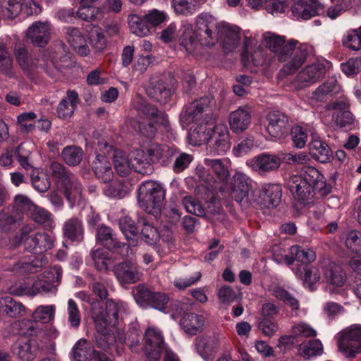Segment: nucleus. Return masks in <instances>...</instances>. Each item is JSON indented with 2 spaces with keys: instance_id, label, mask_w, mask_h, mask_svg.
Segmentation results:
<instances>
[{
  "instance_id": "obj_1",
  "label": "nucleus",
  "mask_w": 361,
  "mask_h": 361,
  "mask_svg": "<svg viewBox=\"0 0 361 361\" xmlns=\"http://www.w3.org/2000/svg\"><path fill=\"white\" fill-rule=\"evenodd\" d=\"M183 33L180 46L188 54L198 56L202 47H210L222 40L226 53L234 51L240 44V28L229 24L218 22L214 16L202 13L195 18V29L185 23L182 26Z\"/></svg>"
},
{
  "instance_id": "obj_2",
  "label": "nucleus",
  "mask_w": 361,
  "mask_h": 361,
  "mask_svg": "<svg viewBox=\"0 0 361 361\" xmlns=\"http://www.w3.org/2000/svg\"><path fill=\"white\" fill-rule=\"evenodd\" d=\"M214 104L211 96L201 97L185 107L180 115V121L183 126L193 123L188 133L189 143L199 146L209 141L216 131V117L213 114H205Z\"/></svg>"
},
{
  "instance_id": "obj_3",
  "label": "nucleus",
  "mask_w": 361,
  "mask_h": 361,
  "mask_svg": "<svg viewBox=\"0 0 361 361\" xmlns=\"http://www.w3.org/2000/svg\"><path fill=\"white\" fill-rule=\"evenodd\" d=\"M265 46L274 54L277 61L283 64L281 72L285 75L295 73L307 60L310 47L283 35L267 32L262 35Z\"/></svg>"
},
{
  "instance_id": "obj_4",
  "label": "nucleus",
  "mask_w": 361,
  "mask_h": 361,
  "mask_svg": "<svg viewBox=\"0 0 361 361\" xmlns=\"http://www.w3.org/2000/svg\"><path fill=\"white\" fill-rule=\"evenodd\" d=\"M52 176L57 179V185L64 192L70 207L82 204L84 198L82 188L78 179L59 162H52L50 166Z\"/></svg>"
},
{
  "instance_id": "obj_5",
  "label": "nucleus",
  "mask_w": 361,
  "mask_h": 361,
  "mask_svg": "<svg viewBox=\"0 0 361 361\" xmlns=\"http://www.w3.org/2000/svg\"><path fill=\"white\" fill-rule=\"evenodd\" d=\"M165 198V190L159 183L147 180L138 189V204L146 212L154 216L159 214Z\"/></svg>"
},
{
  "instance_id": "obj_6",
  "label": "nucleus",
  "mask_w": 361,
  "mask_h": 361,
  "mask_svg": "<svg viewBox=\"0 0 361 361\" xmlns=\"http://www.w3.org/2000/svg\"><path fill=\"white\" fill-rule=\"evenodd\" d=\"M196 353L204 360L212 361L214 355L223 346L226 352H230L231 347L226 336L221 332H213L197 337L194 342Z\"/></svg>"
},
{
  "instance_id": "obj_7",
  "label": "nucleus",
  "mask_w": 361,
  "mask_h": 361,
  "mask_svg": "<svg viewBox=\"0 0 361 361\" xmlns=\"http://www.w3.org/2000/svg\"><path fill=\"white\" fill-rule=\"evenodd\" d=\"M338 348L346 358L354 359L361 354V324H355L338 334Z\"/></svg>"
},
{
  "instance_id": "obj_8",
  "label": "nucleus",
  "mask_w": 361,
  "mask_h": 361,
  "mask_svg": "<svg viewBox=\"0 0 361 361\" xmlns=\"http://www.w3.org/2000/svg\"><path fill=\"white\" fill-rule=\"evenodd\" d=\"M222 193L228 195L238 203L248 200L249 195L252 192V180L251 178L242 171H235L231 178V183L227 190L219 189Z\"/></svg>"
},
{
  "instance_id": "obj_9",
  "label": "nucleus",
  "mask_w": 361,
  "mask_h": 361,
  "mask_svg": "<svg viewBox=\"0 0 361 361\" xmlns=\"http://www.w3.org/2000/svg\"><path fill=\"white\" fill-rule=\"evenodd\" d=\"M145 113L150 119L147 123H144V122L140 123L136 119L132 118L129 121V124L135 131H139L147 137H152L156 133L157 128L152 121L164 126L169 124L166 114L153 106H146Z\"/></svg>"
},
{
  "instance_id": "obj_10",
  "label": "nucleus",
  "mask_w": 361,
  "mask_h": 361,
  "mask_svg": "<svg viewBox=\"0 0 361 361\" xmlns=\"http://www.w3.org/2000/svg\"><path fill=\"white\" fill-rule=\"evenodd\" d=\"M281 162V159L278 155L264 152L248 160L247 165L258 174L265 175L278 170Z\"/></svg>"
},
{
  "instance_id": "obj_11",
  "label": "nucleus",
  "mask_w": 361,
  "mask_h": 361,
  "mask_svg": "<svg viewBox=\"0 0 361 361\" xmlns=\"http://www.w3.org/2000/svg\"><path fill=\"white\" fill-rule=\"evenodd\" d=\"M99 147L104 154L113 153L112 159L114 168L119 176H127L132 170H134L131 156L129 157L123 151L114 149L112 146H109L106 142H99Z\"/></svg>"
},
{
  "instance_id": "obj_12",
  "label": "nucleus",
  "mask_w": 361,
  "mask_h": 361,
  "mask_svg": "<svg viewBox=\"0 0 361 361\" xmlns=\"http://www.w3.org/2000/svg\"><path fill=\"white\" fill-rule=\"evenodd\" d=\"M291 10L295 18L304 20H309L325 11L324 6L320 0H295Z\"/></svg>"
},
{
  "instance_id": "obj_13",
  "label": "nucleus",
  "mask_w": 361,
  "mask_h": 361,
  "mask_svg": "<svg viewBox=\"0 0 361 361\" xmlns=\"http://www.w3.org/2000/svg\"><path fill=\"white\" fill-rule=\"evenodd\" d=\"M164 348V338L160 331L148 328L145 334L143 349L151 360H157Z\"/></svg>"
},
{
  "instance_id": "obj_14",
  "label": "nucleus",
  "mask_w": 361,
  "mask_h": 361,
  "mask_svg": "<svg viewBox=\"0 0 361 361\" xmlns=\"http://www.w3.org/2000/svg\"><path fill=\"white\" fill-rule=\"evenodd\" d=\"M96 240L98 243L106 246L109 250H118L123 255L128 256L130 247L126 243L119 242L113 230L105 225H101L97 228Z\"/></svg>"
},
{
  "instance_id": "obj_15",
  "label": "nucleus",
  "mask_w": 361,
  "mask_h": 361,
  "mask_svg": "<svg viewBox=\"0 0 361 361\" xmlns=\"http://www.w3.org/2000/svg\"><path fill=\"white\" fill-rule=\"evenodd\" d=\"M128 305L121 300H109L106 304V310L103 313L99 314L95 318L102 319V324L108 325L110 327H116L119 317L126 313Z\"/></svg>"
},
{
  "instance_id": "obj_16",
  "label": "nucleus",
  "mask_w": 361,
  "mask_h": 361,
  "mask_svg": "<svg viewBox=\"0 0 361 361\" xmlns=\"http://www.w3.org/2000/svg\"><path fill=\"white\" fill-rule=\"evenodd\" d=\"M341 87L334 78H331L320 85L309 97L312 105H317L326 102L333 96L341 92Z\"/></svg>"
},
{
  "instance_id": "obj_17",
  "label": "nucleus",
  "mask_w": 361,
  "mask_h": 361,
  "mask_svg": "<svg viewBox=\"0 0 361 361\" xmlns=\"http://www.w3.org/2000/svg\"><path fill=\"white\" fill-rule=\"evenodd\" d=\"M14 54L24 73L30 78H33L39 68V59L29 55L25 47L20 42L16 44Z\"/></svg>"
},
{
  "instance_id": "obj_18",
  "label": "nucleus",
  "mask_w": 361,
  "mask_h": 361,
  "mask_svg": "<svg viewBox=\"0 0 361 361\" xmlns=\"http://www.w3.org/2000/svg\"><path fill=\"white\" fill-rule=\"evenodd\" d=\"M212 138H214V142L207 147V151L210 154L223 155L231 148L229 132L226 125L219 123Z\"/></svg>"
},
{
  "instance_id": "obj_19",
  "label": "nucleus",
  "mask_w": 361,
  "mask_h": 361,
  "mask_svg": "<svg viewBox=\"0 0 361 361\" xmlns=\"http://www.w3.org/2000/svg\"><path fill=\"white\" fill-rule=\"evenodd\" d=\"M73 358L77 361H89L95 359L97 361H111L104 354L94 350L92 343L86 339H80L72 349Z\"/></svg>"
},
{
  "instance_id": "obj_20",
  "label": "nucleus",
  "mask_w": 361,
  "mask_h": 361,
  "mask_svg": "<svg viewBox=\"0 0 361 361\" xmlns=\"http://www.w3.org/2000/svg\"><path fill=\"white\" fill-rule=\"evenodd\" d=\"M55 237L45 232H37L27 238L25 248L35 254H42L54 247Z\"/></svg>"
},
{
  "instance_id": "obj_21",
  "label": "nucleus",
  "mask_w": 361,
  "mask_h": 361,
  "mask_svg": "<svg viewBox=\"0 0 361 361\" xmlns=\"http://www.w3.org/2000/svg\"><path fill=\"white\" fill-rule=\"evenodd\" d=\"M324 73L325 66L322 63H314L303 68L297 75L295 82L298 88H303L316 82Z\"/></svg>"
},
{
  "instance_id": "obj_22",
  "label": "nucleus",
  "mask_w": 361,
  "mask_h": 361,
  "mask_svg": "<svg viewBox=\"0 0 361 361\" xmlns=\"http://www.w3.org/2000/svg\"><path fill=\"white\" fill-rule=\"evenodd\" d=\"M301 181L299 178L290 177L288 183L289 189L296 200L307 204L312 202L315 188Z\"/></svg>"
},
{
  "instance_id": "obj_23",
  "label": "nucleus",
  "mask_w": 361,
  "mask_h": 361,
  "mask_svg": "<svg viewBox=\"0 0 361 361\" xmlns=\"http://www.w3.org/2000/svg\"><path fill=\"white\" fill-rule=\"evenodd\" d=\"M26 37L38 47L45 46L50 38V24L47 21L33 23L27 30Z\"/></svg>"
},
{
  "instance_id": "obj_24",
  "label": "nucleus",
  "mask_w": 361,
  "mask_h": 361,
  "mask_svg": "<svg viewBox=\"0 0 361 361\" xmlns=\"http://www.w3.org/2000/svg\"><path fill=\"white\" fill-rule=\"evenodd\" d=\"M291 269L310 290L313 291L317 288V284L321 280V272L319 267L312 265H300L297 267H291Z\"/></svg>"
},
{
  "instance_id": "obj_25",
  "label": "nucleus",
  "mask_w": 361,
  "mask_h": 361,
  "mask_svg": "<svg viewBox=\"0 0 361 361\" xmlns=\"http://www.w3.org/2000/svg\"><path fill=\"white\" fill-rule=\"evenodd\" d=\"M242 58L245 65L250 63L255 66L262 65L264 61L263 49L260 46H257L255 38L245 37Z\"/></svg>"
},
{
  "instance_id": "obj_26",
  "label": "nucleus",
  "mask_w": 361,
  "mask_h": 361,
  "mask_svg": "<svg viewBox=\"0 0 361 361\" xmlns=\"http://www.w3.org/2000/svg\"><path fill=\"white\" fill-rule=\"evenodd\" d=\"M282 189L280 185L264 184L259 191V204L267 208H275L281 202Z\"/></svg>"
},
{
  "instance_id": "obj_27",
  "label": "nucleus",
  "mask_w": 361,
  "mask_h": 361,
  "mask_svg": "<svg viewBox=\"0 0 361 361\" xmlns=\"http://www.w3.org/2000/svg\"><path fill=\"white\" fill-rule=\"evenodd\" d=\"M102 319L95 318L94 323L97 329V335L95 336L96 342L99 347L106 350L118 341L117 335L116 336V327H110L108 325L102 324Z\"/></svg>"
},
{
  "instance_id": "obj_28",
  "label": "nucleus",
  "mask_w": 361,
  "mask_h": 361,
  "mask_svg": "<svg viewBox=\"0 0 361 361\" xmlns=\"http://www.w3.org/2000/svg\"><path fill=\"white\" fill-rule=\"evenodd\" d=\"M206 318L202 314L194 312L185 313L180 320V326L189 336H195L204 331Z\"/></svg>"
},
{
  "instance_id": "obj_29",
  "label": "nucleus",
  "mask_w": 361,
  "mask_h": 361,
  "mask_svg": "<svg viewBox=\"0 0 361 361\" xmlns=\"http://www.w3.org/2000/svg\"><path fill=\"white\" fill-rule=\"evenodd\" d=\"M312 141L310 143V152L312 157L321 163H326L331 157V151L329 146L321 140L315 130H310Z\"/></svg>"
},
{
  "instance_id": "obj_30",
  "label": "nucleus",
  "mask_w": 361,
  "mask_h": 361,
  "mask_svg": "<svg viewBox=\"0 0 361 361\" xmlns=\"http://www.w3.org/2000/svg\"><path fill=\"white\" fill-rule=\"evenodd\" d=\"M114 274L122 284L134 283L140 279L137 265L130 261L118 264L114 269Z\"/></svg>"
},
{
  "instance_id": "obj_31",
  "label": "nucleus",
  "mask_w": 361,
  "mask_h": 361,
  "mask_svg": "<svg viewBox=\"0 0 361 361\" xmlns=\"http://www.w3.org/2000/svg\"><path fill=\"white\" fill-rule=\"evenodd\" d=\"M250 121L251 114L246 107H239L231 112L228 116L230 128L235 133H240L246 130Z\"/></svg>"
},
{
  "instance_id": "obj_32",
  "label": "nucleus",
  "mask_w": 361,
  "mask_h": 361,
  "mask_svg": "<svg viewBox=\"0 0 361 361\" xmlns=\"http://www.w3.org/2000/svg\"><path fill=\"white\" fill-rule=\"evenodd\" d=\"M267 119L268 133L273 137H281L284 134L288 122L286 115L279 111H272L268 114Z\"/></svg>"
},
{
  "instance_id": "obj_33",
  "label": "nucleus",
  "mask_w": 361,
  "mask_h": 361,
  "mask_svg": "<svg viewBox=\"0 0 361 361\" xmlns=\"http://www.w3.org/2000/svg\"><path fill=\"white\" fill-rule=\"evenodd\" d=\"M45 264L44 256H40L39 258L27 256L14 264L12 270L20 275L33 274L40 271Z\"/></svg>"
},
{
  "instance_id": "obj_34",
  "label": "nucleus",
  "mask_w": 361,
  "mask_h": 361,
  "mask_svg": "<svg viewBox=\"0 0 361 361\" xmlns=\"http://www.w3.org/2000/svg\"><path fill=\"white\" fill-rule=\"evenodd\" d=\"M92 170L97 178L104 183L113 180L114 173L111 165L107 158L102 154H97L92 161Z\"/></svg>"
},
{
  "instance_id": "obj_35",
  "label": "nucleus",
  "mask_w": 361,
  "mask_h": 361,
  "mask_svg": "<svg viewBox=\"0 0 361 361\" xmlns=\"http://www.w3.org/2000/svg\"><path fill=\"white\" fill-rule=\"evenodd\" d=\"M315 259L316 254L312 249H305L300 245H295L290 247L289 257L286 258V263L289 267H296L294 264L295 261L307 264L311 263Z\"/></svg>"
},
{
  "instance_id": "obj_36",
  "label": "nucleus",
  "mask_w": 361,
  "mask_h": 361,
  "mask_svg": "<svg viewBox=\"0 0 361 361\" xmlns=\"http://www.w3.org/2000/svg\"><path fill=\"white\" fill-rule=\"evenodd\" d=\"M0 312L8 317L19 318L27 314V308L21 302L10 296L0 298Z\"/></svg>"
},
{
  "instance_id": "obj_37",
  "label": "nucleus",
  "mask_w": 361,
  "mask_h": 361,
  "mask_svg": "<svg viewBox=\"0 0 361 361\" xmlns=\"http://www.w3.org/2000/svg\"><path fill=\"white\" fill-rule=\"evenodd\" d=\"M90 0H81L80 6L76 12L78 18L85 21H99L104 18L102 8L94 6Z\"/></svg>"
},
{
  "instance_id": "obj_38",
  "label": "nucleus",
  "mask_w": 361,
  "mask_h": 361,
  "mask_svg": "<svg viewBox=\"0 0 361 361\" xmlns=\"http://www.w3.org/2000/svg\"><path fill=\"white\" fill-rule=\"evenodd\" d=\"M142 331L137 322L131 323L126 333L119 332L116 330L118 341L126 343L132 351L137 352L140 349V340Z\"/></svg>"
},
{
  "instance_id": "obj_39",
  "label": "nucleus",
  "mask_w": 361,
  "mask_h": 361,
  "mask_svg": "<svg viewBox=\"0 0 361 361\" xmlns=\"http://www.w3.org/2000/svg\"><path fill=\"white\" fill-rule=\"evenodd\" d=\"M66 38L70 45L80 56H87L90 51L86 44V40L78 28L68 27L66 28Z\"/></svg>"
},
{
  "instance_id": "obj_40",
  "label": "nucleus",
  "mask_w": 361,
  "mask_h": 361,
  "mask_svg": "<svg viewBox=\"0 0 361 361\" xmlns=\"http://www.w3.org/2000/svg\"><path fill=\"white\" fill-rule=\"evenodd\" d=\"M62 269L56 265L44 273V279H42V293H54L57 290V286L61 283Z\"/></svg>"
},
{
  "instance_id": "obj_41",
  "label": "nucleus",
  "mask_w": 361,
  "mask_h": 361,
  "mask_svg": "<svg viewBox=\"0 0 361 361\" xmlns=\"http://www.w3.org/2000/svg\"><path fill=\"white\" fill-rule=\"evenodd\" d=\"M246 1L252 9L264 8L272 15L284 13L288 6L286 0H246Z\"/></svg>"
},
{
  "instance_id": "obj_42",
  "label": "nucleus",
  "mask_w": 361,
  "mask_h": 361,
  "mask_svg": "<svg viewBox=\"0 0 361 361\" xmlns=\"http://www.w3.org/2000/svg\"><path fill=\"white\" fill-rule=\"evenodd\" d=\"M131 159L134 171L142 174L152 173V157L149 153L142 149H135L132 152Z\"/></svg>"
},
{
  "instance_id": "obj_43",
  "label": "nucleus",
  "mask_w": 361,
  "mask_h": 361,
  "mask_svg": "<svg viewBox=\"0 0 361 361\" xmlns=\"http://www.w3.org/2000/svg\"><path fill=\"white\" fill-rule=\"evenodd\" d=\"M13 351L23 361H32L38 354L39 345L33 340L19 341Z\"/></svg>"
},
{
  "instance_id": "obj_44",
  "label": "nucleus",
  "mask_w": 361,
  "mask_h": 361,
  "mask_svg": "<svg viewBox=\"0 0 361 361\" xmlns=\"http://www.w3.org/2000/svg\"><path fill=\"white\" fill-rule=\"evenodd\" d=\"M324 276L326 282L336 287L345 283V274L342 268L334 262L328 261L324 267Z\"/></svg>"
},
{
  "instance_id": "obj_45",
  "label": "nucleus",
  "mask_w": 361,
  "mask_h": 361,
  "mask_svg": "<svg viewBox=\"0 0 361 361\" xmlns=\"http://www.w3.org/2000/svg\"><path fill=\"white\" fill-rule=\"evenodd\" d=\"M148 152L151 155L152 161L157 160L163 165H167L176 154V150L173 147L166 145L152 144L148 148Z\"/></svg>"
},
{
  "instance_id": "obj_46",
  "label": "nucleus",
  "mask_w": 361,
  "mask_h": 361,
  "mask_svg": "<svg viewBox=\"0 0 361 361\" xmlns=\"http://www.w3.org/2000/svg\"><path fill=\"white\" fill-rule=\"evenodd\" d=\"M78 102V94L75 91H68L67 97L62 99L58 106L59 117L62 119L70 118L73 114Z\"/></svg>"
},
{
  "instance_id": "obj_47",
  "label": "nucleus",
  "mask_w": 361,
  "mask_h": 361,
  "mask_svg": "<svg viewBox=\"0 0 361 361\" xmlns=\"http://www.w3.org/2000/svg\"><path fill=\"white\" fill-rule=\"evenodd\" d=\"M298 350L300 357L305 360H310L322 355L324 353V348L320 340L314 339L300 343Z\"/></svg>"
},
{
  "instance_id": "obj_48",
  "label": "nucleus",
  "mask_w": 361,
  "mask_h": 361,
  "mask_svg": "<svg viewBox=\"0 0 361 361\" xmlns=\"http://www.w3.org/2000/svg\"><path fill=\"white\" fill-rule=\"evenodd\" d=\"M205 166L210 167L221 181L227 180L230 176V161L227 159H204Z\"/></svg>"
},
{
  "instance_id": "obj_49",
  "label": "nucleus",
  "mask_w": 361,
  "mask_h": 361,
  "mask_svg": "<svg viewBox=\"0 0 361 361\" xmlns=\"http://www.w3.org/2000/svg\"><path fill=\"white\" fill-rule=\"evenodd\" d=\"M63 234L72 241H81L83 238L82 221L77 217L71 218L64 222Z\"/></svg>"
},
{
  "instance_id": "obj_50",
  "label": "nucleus",
  "mask_w": 361,
  "mask_h": 361,
  "mask_svg": "<svg viewBox=\"0 0 361 361\" xmlns=\"http://www.w3.org/2000/svg\"><path fill=\"white\" fill-rule=\"evenodd\" d=\"M128 23L130 31L140 37H146L151 32V28L145 21L144 16L130 14L128 17Z\"/></svg>"
},
{
  "instance_id": "obj_51",
  "label": "nucleus",
  "mask_w": 361,
  "mask_h": 361,
  "mask_svg": "<svg viewBox=\"0 0 361 361\" xmlns=\"http://www.w3.org/2000/svg\"><path fill=\"white\" fill-rule=\"evenodd\" d=\"M291 177H297L301 179V182L308 183L309 185L316 188L319 184L324 183V176L316 168L310 166H304L300 175H293Z\"/></svg>"
},
{
  "instance_id": "obj_52",
  "label": "nucleus",
  "mask_w": 361,
  "mask_h": 361,
  "mask_svg": "<svg viewBox=\"0 0 361 361\" xmlns=\"http://www.w3.org/2000/svg\"><path fill=\"white\" fill-rule=\"evenodd\" d=\"M55 313L54 305H42L35 309L31 316L37 324H46L54 322Z\"/></svg>"
},
{
  "instance_id": "obj_53",
  "label": "nucleus",
  "mask_w": 361,
  "mask_h": 361,
  "mask_svg": "<svg viewBox=\"0 0 361 361\" xmlns=\"http://www.w3.org/2000/svg\"><path fill=\"white\" fill-rule=\"evenodd\" d=\"M29 217L47 229H52L55 226L53 214L44 208L36 204L30 213Z\"/></svg>"
},
{
  "instance_id": "obj_54",
  "label": "nucleus",
  "mask_w": 361,
  "mask_h": 361,
  "mask_svg": "<svg viewBox=\"0 0 361 361\" xmlns=\"http://www.w3.org/2000/svg\"><path fill=\"white\" fill-rule=\"evenodd\" d=\"M0 72L9 77L15 75L12 54L3 42H0Z\"/></svg>"
},
{
  "instance_id": "obj_55",
  "label": "nucleus",
  "mask_w": 361,
  "mask_h": 361,
  "mask_svg": "<svg viewBox=\"0 0 361 361\" xmlns=\"http://www.w3.org/2000/svg\"><path fill=\"white\" fill-rule=\"evenodd\" d=\"M138 224L142 226L140 232L142 240L149 245H155L160 238L157 229L145 218H140Z\"/></svg>"
},
{
  "instance_id": "obj_56",
  "label": "nucleus",
  "mask_w": 361,
  "mask_h": 361,
  "mask_svg": "<svg viewBox=\"0 0 361 361\" xmlns=\"http://www.w3.org/2000/svg\"><path fill=\"white\" fill-rule=\"evenodd\" d=\"M35 203L26 195H16L14 197L13 204V213L16 215L23 216L27 214L28 216L35 206Z\"/></svg>"
},
{
  "instance_id": "obj_57",
  "label": "nucleus",
  "mask_w": 361,
  "mask_h": 361,
  "mask_svg": "<svg viewBox=\"0 0 361 361\" xmlns=\"http://www.w3.org/2000/svg\"><path fill=\"white\" fill-rule=\"evenodd\" d=\"M83 155L82 148L75 145L67 146L61 151L63 160L70 166L79 165L82 160Z\"/></svg>"
},
{
  "instance_id": "obj_58",
  "label": "nucleus",
  "mask_w": 361,
  "mask_h": 361,
  "mask_svg": "<svg viewBox=\"0 0 361 361\" xmlns=\"http://www.w3.org/2000/svg\"><path fill=\"white\" fill-rule=\"evenodd\" d=\"M13 327L18 330V333L28 336H37L41 334V328L32 318L18 320L13 324Z\"/></svg>"
},
{
  "instance_id": "obj_59",
  "label": "nucleus",
  "mask_w": 361,
  "mask_h": 361,
  "mask_svg": "<svg viewBox=\"0 0 361 361\" xmlns=\"http://www.w3.org/2000/svg\"><path fill=\"white\" fill-rule=\"evenodd\" d=\"M271 293L274 297L289 306L292 310L299 308V301L285 288L275 286L271 290Z\"/></svg>"
},
{
  "instance_id": "obj_60",
  "label": "nucleus",
  "mask_w": 361,
  "mask_h": 361,
  "mask_svg": "<svg viewBox=\"0 0 361 361\" xmlns=\"http://www.w3.org/2000/svg\"><path fill=\"white\" fill-rule=\"evenodd\" d=\"M310 130H314L312 127L295 126L291 130V137L294 146L298 149H302L310 135Z\"/></svg>"
},
{
  "instance_id": "obj_61",
  "label": "nucleus",
  "mask_w": 361,
  "mask_h": 361,
  "mask_svg": "<svg viewBox=\"0 0 361 361\" xmlns=\"http://www.w3.org/2000/svg\"><path fill=\"white\" fill-rule=\"evenodd\" d=\"M196 0H171V6L177 15L188 16L194 14L197 11Z\"/></svg>"
},
{
  "instance_id": "obj_62",
  "label": "nucleus",
  "mask_w": 361,
  "mask_h": 361,
  "mask_svg": "<svg viewBox=\"0 0 361 361\" xmlns=\"http://www.w3.org/2000/svg\"><path fill=\"white\" fill-rule=\"evenodd\" d=\"M23 221V216L16 215L14 213L8 214L4 210L0 212V233L7 234L12 229V226Z\"/></svg>"
},
{
  "instance_id": "obj_63",
  "label": "nucleus",
  "mask_w": 361,
  "mask_h": 361,
  "mask_svg": "<svg viewBox=\"0 0 361 361\" xmlns=\"http://www.w3.org/2000/svg\"><path fill=\"white\" fill-rule=\"evenodd\" d=\"M152 293L153 291L144 284H140L133 290L135 300L142 307H149Z\"/></svg>"
},
{
  "instance_id": "obj_64",
  "label": "nucleus",
  "mask_w": 361,
  "mask_h": 361,
  "mask_svg": "<svg viewBox=\"0 0 361 361\" xmlns=\"http://www.w3.org/2000/svg\"><path fill=\"white\" fill-rule=\"evenodd\" d=\"M343 45L353 51L361 49V41L357 29L348 30L342 38Z\"/></svg>"
}]
</instances>
